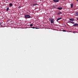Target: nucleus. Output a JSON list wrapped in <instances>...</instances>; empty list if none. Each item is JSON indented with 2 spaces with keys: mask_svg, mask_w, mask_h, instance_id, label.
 Returning a JSON list of instances; mask_svg holds the SVG:
<instances>
[{
  "mask_svg": "<svg viewBox=\"0 0 78 78\" xmlns=\"http://www.w3.org/2000/svg\"><path fill=\"white\" fill-rule=\"evenodd\" d=\"M24 17L26 18H29L30 17V16L29 15H24Z\"/></svg>",
  "mask_w": 78,
  "mask_h": 78,
  "instance_id": "obj_1",
  "label": "nucleus"
},
{
  "mask_svg": "<svg viewBox=\"0 0 78 78\" xmlns=\"http://www.w3.org/2000/svg\"><path fill=\"white\" fill-rule=\"evenodd\" d=\"M74 15H75V16H78V12H74Z\"/></svg>",
  "mask_w": 78,
  "mask_h": 78,
  "instance_id": "obj_2",
  "label": "nucleus"
},
{
  "mask_svg": "<svg viewBox=\"0 0 78 78\" xmlns=\"http://www.w3.org/2000/svg\"><path fill=\"white\" fill-rule=\"evenodd\" d=\"M53 2H54L55 3H56L59 2V0H53Z\"/></svg>",
  "mask_w": 78,
  "mask_h": 78,
  "instance_id": "obj_3",
  "label": "nucleus"
},
{
  "mask_svg": "<svg viewBox=\"0 0 78 78\" xmlns=\"http://www.w3.org/2000/svg\"><path fill=\"white\" fill-rule=\"evenodd\" d=\"M56 9H59V10H61L62 9V8H59V7H58L57 8H56Z\"/></svg>",
  "mask_w": 78,
  "mask_h": 78,
  "instance_id": "obj_4",
  "label": "nucleus"
},
{
  "mask_svg": "<svg viewBox=\"0 0 78 78\" xmlns=\"http://www.w3.org/2000/svg\"><path fill=\"white\" fill-rule=\"evenodd\" d=\"M54 20L52 19V20H51L50 21V22L51 23H54Z\"/></svg>",
  "mask_w": 78,
  "mask_h": 78,
  "instance_id": "obj_5",
  "label": "nucleus"
},
{
  "mask_svg": "<svg viewBox=\"0 0 78 78\" xmlns=\"http://www.w3.org/2000/svg\"><path fill=\"white\" fill-rule=\"evenodd\" d=\"M73 27H76L78 26V23H75L74 25H73Z\"/></svg>",
  "mask_w": 78,
  "mask_h": 78,
  "instance_id": "obj_6",
  "label": "nucleus"
},
{
  "mask_svg": "<svg viewBox=\"0 0 78 78\" xmlns=\"http://www.w3.org/2000/svg\"><path fill=\"white\" fill-rule=\"evenodd\" d=\"M68 23H72L73 24H74L75 23H74V22L73 21H69V22H68Z\"/></svg>",
  "mask_w": 78,
  "mask_h": 78,
  "instance_id": "obj_7",
  "label": "nucleus"
},
{
  "mask_svg": "<svg viewBox=\"0 0 78 78\" xmlns=\"http://www.w3.org/2000/svg\"><path fill=\"white\" fill-rule=\"evenodd\" d=\"M62 14V12H60L58 13L57 14V15H60Z\"/></svg>",
  "mask_w": 78,
  "mask_h": 78,
  "instance_id": "obj_8",
  "label": "nucleus"
},
{
  "mask_svg": "<svg viewBox=\"0 0 78 78\" xmlns=\"http://www.w3.org/2000/svg\"><path fill=\"white\" fill-rule=\"evenodd\" d=\"M69 20L70 21H75V20L73 19V18L70 19H69Z\"/></svg>",
  "mask_w": 78,
  "mask_h": 78,
  "instance_id": "obj_9",
  "label": "nucleus"
},
{
  "mask_svg": "<svg viewBox=\"0 0 78 78\" xmlns=\"http://www.w3.org/2000/svg\"><path fill=\"white\" fill-rule=\"evenodd\" d=\"M70 5H71V8H73V4H70Z\"/></svg>",
  "mask_w": 78,
  "mask_h": 78,
  "instance_id": "obj_10",
  "label": "nucleus"
},
{
  "mask_svg": "<svg viewBox=\"0 0 78 78\" xmlns=\"http://www.w3.org/2000/svg\"><path fill=\"white\" fill-rule=\"evenodd\" d=\"M9 6H10L11 7L12 6V3H11L9 4Z\"/></svg>",
  "mask_w": 78,
  "mask_h": 78,
  "instance_id": "obj_11",
  "label": "nucleus"
},
{
  "mask_svg": "<svg viewBox=\"0 0 78 78\" xmlns=\"http://www.w3.org/2000/svg\"><path fill=\"white\" fill-rule=\"evenodd\" d=\"M61 19H62L61 18H58L57 19V21H58V20H60Z\"/></svg>",
  "mask_w": 78,
  "mask_h": 78,
  "instance_id": "obj_12",
  "label": "nucleus"
},
{
  "mask_svg": "<svg viewBox=\"0 0 78 78\" xmlns=\"http://www.w3.org/2000/svg\"><path fill=\"white\" fill-rule=\"evenodd\" d=\"M9 7L7 8V9H6L7 11H8V10H9Z\"/></svg>",
  "mask_w": 78,
  "mask_h": 78,
  "instance_id": "obj_13",
  "label": "nucleus"
},
{
  "mask_svg": "<svg viewBox=\"0 0 78 78\" xmlns=\"http://www.w3.org/2000/svg\"><path fill=\"white\" fill-rule=\"evenodd\" d=\"M52 7L55 8H56V5H54V6H53Z\"/></svg>",
  "mask_w": 78,
  "mask_h": 78,
  "instance_id": "obj_14",
  "label": "nucleus"
},
{
  "mask_svg": "<svg viewBox=\"0 0 78 78\" xmlns=\"http://www.w3.org/2000/svg\"><path fill=\"white\" fill-rule=\"evenodd\" d=\"M36 5H37V4H36V3L35 4H34L33 5L34 6H35Z\"/></svg>",
  "mask_w": 78,
  "mask_h": 78,
  "instance_id": "obj_15",
  "label": "nucleus"
},
{
  "mask_svg": "<svg viewBox=\"0 0 78 78\" xmlns=\"http://www.w3.org/2000/svg\"><path fill=\"white\" fill-rule=\"evenodd\" d=\"M33 26V24H30V27H32Z\"/></svg>",
  "mask_w": 78,
  "mask_h": 78,
  "instance_id": "obj_16",
  "label": "nucleus"
},
{
  "mask_svg": "<svg viewBox=\"0 0 78 78\" xmlns=\"http://www.w3.org/2000/svg\"><path fill=\"white\" fill-rule=\"evenodd\" d=\"M30 28H33V29H35V27H30Z\"/></svg>",
  "mask_w": 78,
  "mask_h": 78,
  "instance_id": "obj_17",
  "label": "nucleus"
},
{
  "mask_svg": "<svg viewBox=\"0 0 78 78\" xmlns=\"http://www.w3.org/2000/svg\"><path fill=\"white\" fill-rule=\"evenodd\" d=\"M76 31H74L73 32V34H76Z\"/></svg>",
  "mask_w": 78,
  "mask_h": 78,
  "instance_id": "obj_18",
  "label": "nucleus"
},
{
  "mask_svg": "<svg viewBox=\"0 0 78 78\" xmlns=\"http://www.w3.org/2000/svg\"><path fill=\"white\" fill-rule=\"evenodd\" d=\"M63 32H66V31L65 30H63Z\"/></svg>",
  "mask_w": 78,
  "mask_h": 78,
  "instance_id": "obj_19",
  "label": "nucleus"
},
{
  "mask_svg": "<svg viewBox=\"0 0 78 78\" xmlns=\"http://www.w3.org/2000/svg\"><path fill=\"white\" fill-rule=\"evenodd\" d=\"M51 20V19L50 18H49V20H50H50Z\"/></svg>",
  "mask_w": 78,
  "mask_h": 78,
  "instance_id": "obj_20",
  "label": "nucleus"
},
{
  "mask_svg": "<svg viewBox=\"0 0 78 78\" xmlns=\"http://www.w3.org/2000/svg\"><path fill=\"white\" fill-rule=\"evenodd\" d=\"M2 25V23H0V26Z\"/></svg>",
  "mask_w": 78,
  "mask_h": 78,
  "instance_id": "obj_21",
  "label": "nucleus"
},
{
  "mask_svg": "<svg viewBox=\"0 0 78 78\" xmlns=\"http://www.w3.org/2000/svg\"><path fill=\"white\" fill-rule=\"evenodd\" d=\"M35 28L36 29H37V27H35Z\"/></svg>",
  "mask_w": 78,
  "mask_h": 78,
  "instance_id": "obj_22",
  "label": "nucleus"
},
{
  "mask_svg": "<svg viewBox=\"0 0 78 78\" xmlns=\"http://www.w3.org/2000/svg\"><path fill=\"white\" fill-rule=\"evenodd\" d=\"M77 20H78V18L77 19Z\"/></svg>",
  "mask_w": 78,
  "mask_h": 78,
  "instance_id": "obj_23",
  "label": "nucleus"
},
{
  "mask_svg": "<svg viewBox=\"0 0 78 78\" xmlns=\"http://www.w3.org/2000/svg\"><path fill=\"white\" fill-rule=\"evenodd\" d=\"M77 0V1H78V0Z\"/></svg>",
  "mask_w": 78,
  "mask_h": 78,
  "instance_id": "obj_24",
  "label": "nucleus"
},
{
  "mask_svg": "<svg viewBox=\"0 0 78 78\" xmlns=\"http://www.w3.org/2000/svg\"><path fill=\"white\" fill-rule=\"evenodd\" d=\"M19 8H20V7H19Z\"/></svg>",
  "mask_w": 78,
  "mask_h": 78,
  "instance_id": "obj_25",
  "label": "nucleus"
}]
</instances>
